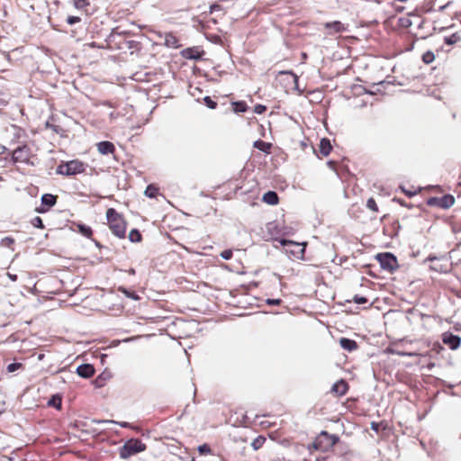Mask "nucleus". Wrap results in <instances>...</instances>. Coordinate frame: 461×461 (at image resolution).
<instances>
[{
  "label": "nucleus",
  "instance_id": "obj_16",
  "mask_svg": "<svg viewBox=\"0 0 461 461\" xmlns=\"http://www.w3.org/2000/svg\"><path fill=\"white\" fill-rule=\"evenodd\" d=\"M253 146L265 153H269L272 144L269 142L263 141L261 140H258L254 142Z\"/></svg>",
  "mask_w": 461,
  "mask_h": 461
},
{
  "label": "nucleus",
  "instance_id": "obj_31",
  "mask_svg": "<svg viewBox=\"0 0 461 461\" xmlns=\"http://www.w3.org/2000/svg\"><path fill=\"white\" fill-rule=\"evenodd\" d=\"M203 101H204V104H206V106L209 107L210 109H214L217 106V103L212 101L210 96H205L203 98Z\"/></svg>",
  "mask_w": 461,
  "mask_h": 461
},
{
  "label": "nucleus",
  "instance_id": "obj_44",
  "mask_svg": "<svg viewBox=\"0 0 461 461\" xmlns=\"http://www.w3.org/2000/svg\"><path fill=\"white\" fill-rule=\"evenodd\" d=\"M335 162L332 161V160H330L327 162V165L329 166V167L332 168V169H335Z\"/></svg>",
  "mask_w": 461,
  "mask_h": 461
},
{
  "label": "nucleus",
  "instance_id": "obj_6",
  "mask_svg": "<svg viewBox=\"0 0 461 461\" xmlns=\"http://www.w3.org/2000/svg\"><path fill=\"white\" fill-rule=\"evenodd\" d=\"M323 27L327 30L328 35H333L347 31V26L339 21L328 22L323 23Z\"/></svg>",
  "mask_w": 461,
  "mask_h": 461
},
{
  "label": "nucleus",
  "instance_id": "obj_47",
  "mask_svg": "<svg viewBox=\"0 0 461 461\" xmlns=\"http://www.w3.org/2000/svg\"><path fill=\"white\" fill-rule=\"evenodd\" d=\"M185 56L186 58H188V59H198V58H199L198 56H194V55H185Z\"/></svg>",
  "mask_w": 461,
  "mask_h": 461
},
{
  "label": "nucleus",
  "instance_id": "obj_53",
  "mask_svg": "<svg viewBox=\"0 0 461 461\" xmlns=\"http://www.w3.org/2000/svg\"><path fill=\"white\" fill-rule=\"evenodd\" d=\"M2 179V177L0 176V180Z\"/></svg>",
  "mask_w": 461,
  "mask_h": 461
},
{
  "label": "nucleus",
  "instance_id": "obj_8",
  "mask_svg": "<svg viewBox=\"0 0 461 461\" xmlns=\"http://www.w3.org/2000/svg\"><path fill=\"white\" fill-rule=\"evenodd\" d=\"M77 374L83 378H89L95 374V368L90 364H82L77 366Z\"/></svg>",
  "mask_w": 461,
  "mask_h": 461
},
{
  "label": "nucleus",
  "instance_id": "obj_20",
  "mask_svg": "<svg viewBox=\"0 0 461 461\" xmlns=\"http://www.w3.org/2000/svg\"><path fill=\"white\" fill-rule=\"evenodd\" d=\"M232 107L235 113H244L248 109V105L243 101L233 102Z\"/></svg>",
  "mask_w": 461,
  "mask_h": 461
},
{
  "label": "nucleus",
  "instance_id": "obj_40",
  "mask_svg": "<svg viewBox=\"0 0 461 461\" xmlns=\"http://www.w3.org/2000/svg\"><path fill=\"white\" fill-rule=\"evenodd\" d=\"M122 292L123 294L127 296V297H130V298H132L133 300H138L139 299V296L133 293V292H129L127 291L126 289H122Z\"/></svg>",
  "mask_w": 461,
  "mask_h": 461
},
{
  "label": "nucleus",
  "instance_id": "obj_41",
  "mask_svg": "<svg viewBox=\"0 0 461 461\" xmlns=\"http://www.w3.org/2000/svg\"><path fill=\"white\" fill-rule=\"evenodd\" d=\"M281 299H267V303L268 305H279L281 303Z\"/></svg>",
  "mask_w": 461,
  "mask_h": 461
},
{
  "label": "nucleus",
  "instance_id": "obj_10",
  "mask_svg": "<svg viewBox=\"0 0 461 461\" xmlns=\"http://www.w3.org/2000/svg\"><path fill=\"white\" fill-rule=\"evenodd\" d=\"M96 146L97 150L102 155L113 154L115 150L114 145L110 141H100Z\"/></svg>",
  "mask_w": 461,
  "mask_h": 461
},
{
  "label": "nucleus",
  "instance_id": "obj_19",
  "mask_svg": "<svg viewBox=\"0 0 461 461\" xmlns=\"http://www.w3.org/2000/svg\"><path fill=\"white\" fill-rule=\"evenodd\" d=\"M77 230L80 234H82L83 236H85L86 238H91V236L93 234L92 229L89 226L83 224V223L77 224Z\"/></svg>",
  "mask_w": 461,
  "mask_h": 461
},
{
  "label": "nucleus",
  "instance_id": "obj_17",
  "mask_svg": "<svg viewBox=\"0 0 461 461\" xmlns=\"http://www.w3.org/2000/svg\"><path fill=\"white\" fill-rule=\"evenodd\" d=\"M165 45L169 48L176 49L179 47L178 40L175 35L168 33L165 37Z\"/></svg>",
  "mask_w": 461,
  "mask_h": 461
},
{
  "label": "nucleus",
  "instance_id": "obj_27",
  "mask_svg": "<svg viewBox=\"0 0 461 461\" xmlns=\"http://www.w3.org/2000/svg\"><path fill=\"white\" fill-rule=\"evenodd\" d=\"M321 435L324 436V437H326V438H328L330 439V446H334L339 441V438L337 436L330 435L326 431H322Z\"/></svg>",
  "mask_w": 461,
  "mask_h": 461
},
{
  "label": "nucleus",
  "instance_id": "obj_48",
  "mask_svg": "<svg viewBox=\"0 0 461 461\" xmlns=\"http://www.w3.org/2000/svg\"><path fill=\"white\" fill-rule=\"evenodd\" d=\"M9 277H10L13 281H15V280L17 279L16 275H10V274H9Z\"/></svg>",
  "mask_w": 461,
  "mask_h": 461
},
{
  "label": "nucleus",
  "instance_id": "obj_23",
  "mask_svg": "<svg viewBox=\"0 0 461 461\" xmlns=\"http://www.w3.org/2000/svg\"><path fill=\"white\" fill-rule=\"evenodd\" d=\"M95 423H115V424H118L119 426H121L122 428H128L130 425L128 422H125V421H122V422H120V421H114V420H94Z\"/></svg>",
  "mask_w": 461,
  "mask_h": 461
},
{
  "label": "nucleus",
  "instance_id": "obj_33",
  "mask_svg": "<svg viewBox=\"0 0 461 461\" xmlns=\"http://www.w3.org/2000/svg\"><path fill=\"white\" fill-rule=\"evenodd\" d=\"M353 302L357 304H364V303H367V298L358 295V294H356L353 297Z\"/></svg>",
  "mask_w": 461,
  "mask_h": 461
},
{
  "label": "nucleus",
  "instance_id": "obj_14",
  "mask_svg": "<svg viewBox=\"0 0 461 461\" xmlns=\"http://www.w3.org/2000/svg\"><path fill=\"white\" fill-rule=\"evenodd\" d=\"M455 203V198L450 194L439 197V207L443 209L450 208Z\"/></svg>",
  "mask_w": 461,
  "mask_h": 461
},
{
  "label": "nucleus",
  "instance_id": "obj_1",
  "mask_svg": "<svg viewBox=\"0 0 461 461\" xmlns=\"http://www.w3.org/2000/svg\"><path fill=\"white\" fill-rule=\"evenodd\" d=\"M106 219L112 232L118 238H124L126 232V223L115 209L109 208L106 212Z\"/></svg>",
  "mask_w": 461,
  "mask_h": 461
},
{
  "label": "nucleus",
  "instance_id": "obj_18",
  "mask_svg": "<svg viewBox=\"0 0 461 461\" xmlns=\"http://www.w3.org/2000/svg\"><path fill=\"white\" fill-rule=\"evenodd\" d=\"M280 244L282 246L294 245L295 247H297L298 251H294V250L292 251V254H294L295 256H298L299 254L303 255L304 252V248H300L301 245L297 242H294L292 240L282 239V240H280Z\"/></svg>",
  "mask_w": 461,
  "mask_h": 461
},
{
  "label": "nucleus",
  "instance_id": "obj_35",
  "mask_svg": "<svg viewBox=\"0 0 461 461\" xmlns=\"http://www.w3.org/2000/svg\"><path fill=\"white\" fill-rule=\"evenodd\" d=\"M232 250L231 249H225L221 253V257L225 260H230L232 258Z\"/></svg>",
  "mask_w": 461,
  "mask_h": 461
},
{
  "label": "nucleus",
  "instance_id": "obj_2",
  "mask_svg": "<svg viewBox=\"0 0 461 461\" xmlns=\"http://www.w3.org/2000/svg\"><path fill=\"white\" fill-rule=\"evenodd\" d=\"M146 449V445L139 438H131L126 441L120 448L119 455L122 459H127L130 456L140 453Z\"/></svg>",
  "mask_w": 461,
  "mask_h": 461
},
{
  "label": "nucleus",
  "instance_id": "obj_32",
  "mask_svg": "<svg viewBox=\"0 0 461 461\" xmlns=\"http://www.w3.org/2000/svg\"><path fill=\"white\" fill-rule=\"evenodd\" d=\"M22 367L21 363H11L7 366L6 369L9 373H13Z\"/></svg>",
  "mask_w": 461,
  "mask_h": 461
},
{
  "label": "nucleus",
  "instance_id": "obj_38",
  "mask_svg": "<svg viewBox=\"0 0 461 461\" xmlns=\"http://www.w3.org/2000/svg\"><path fill=\"white\" fill-rule=\"evenodd\" d=\"M267 110V107L263 104H257L254 107V112L258 114L263 113Z\"/></svg>",
  "mask_w": 461,
  "mask_h": 461
},
{
  "label": "nucleus",
  "instance_id": "obj_28",
  "mask_svg": "<svg viewBox=\"0 0 461 461\" xmlns=\"http://www.w3.org/2000/svg\"><path fill=\"white\" fill-rule=\"evenodd\" d=\"M32 224L38 229H44V224L41 217L36 216L32 220Z\"/></svg>",
  "mask_w": 461,
  "mask_h": 461
},
{
  "label": "nucleus",
  "instance_id": "obj_30",
  "mask_svg": "<svg viewBox=\"0 0 461 461\" xmlns=\"http://www.w3.org/2000/svg\"><path fill=\"white\" fill-rule=\"evenodd\" d=\"M366 206L368 209L374 211V212H377L378 211V207L376 205V203L375 201L374 198H369L366 202Z\"/></svg>",
  "mask_w": 461,
  "mask_h": 461
},
{
  "label": "nucleus",
  "instance_id": "obj_51",
  "mask_svg": "<svg viewBox=\"0 0 461 461\" xmlns=\"http://www.w3.org/2000/svg\"><path fill=\"white\" fill-rule=\"evenodd\" d=\"M191 51H193V50H192V49H187V50H185V52H186V53L191 52Z\"/></svg>",
  "mask_w": 461,
  "mask_h": 461
},
{
  "label": "nucleus",
  "instance_id": "obj_25",
  "mask_svg": "<svg viewBox=\"0 0 461 461\" xmlns=\"http://www.w3.org/2000/svg\"><path fill=\"white\" fill-rule=\"evenodd\" d=\"M435 55L432 51H427L422 55V61L426 64H430L434 61Z\"/></svg>",
  "mask_w": 461,
  "mask_h": 461
},
{
  "label": "nucleus",
  "instance_id": "obj_42",
  "mask_svg": "<svg viewBox=\"0 0 461 461\" xmlns=\"http://www.w3.org/2000/svg\"><path fill=\"white\" fill-rule=\"evenodd\" d=\"M456 41V36H455V35H452L451 37H448V38H446V39H445V42H446L447 45H452V44H454Z\"/></svg>",
  "mask_w": 461,
  "mask_h": 461
},
{
  "label": "nucleus",
  "instance_id": "obj_45",
  "mask_svg": "<svg viewBox=\"0 0 461 461\" xmlns=\"http://www.w3.org/2000/svg\"><path fill=\"white\" fill-rule=\"evenodd\" d=\"M435 259H437V258H436V257H434V256H429V257L426 258V261H433V260H435Z\"/></svg>",
  "mask_w": 461,
  "mask_h": 461
},
{
  "label": "nucleus",
  "instance_id": "obj_43",
  "mask_svg": "<svg viewBox=\"0 0 461 461\" xmlns=\"http://www.w3.org/2000/svg\"><path fill=\"white\" fill-rule=\"evenodd\" d=\"M219 8H220V5H216V4L212 5L210 6V12H211V13H212L214 10L219 9Z\"/></svg>",
  "mask_w": 461,
  "mask_h": 461
},
{
  "label": "nucleus",
  "instance_id": "obj_37",
  "mask_svg": "<svg viewBox=\"0 0 461 461\" xmlns=\"http://www.w3.org/2000/svg\"><path fill=\"white\" fill-rule=\"evenodd\" d=\"M198 451L201 454H207V453H210L211 448L207 444H203V445H201L198 447Z\"/></svg>",
  "mask_w": 461,
  "mask_h": 461
},
{
  "label": "nucleus",
  "instance_id": "obj_39",
  "mask_svg": "<svg viewBox=\"0 0 461 461\" xmlns=\"http://www.w3.org/2000/svg\"><path fill=\"white\" fill-rule=\"evenodd\" d=\"M80 18L78 16H68V19H67V23L68 24H75L77 23H79L80 22Z\"/></svg>",
  "mask_w": 461,
  "mask_h": 461
},
{
  "label": "nucleus",
  "instance_id": "obj_21",
  "mask_svg": "<svg viewBox=\"0 0 461 461\" xmlns=\"http://www.w3.org/2000/svg\"><path fill=\"white\" fill-rule=\"evenodd\" d=\"M265 441L266 438H264L263 436H258L251 442V447H253L254 450H258L263 446Z\"/></svg>",
  "mask_w": 461,
  "mask_h": 461
},
{
  "label": "nucleus",
  "instance_id": "obj_24",
  "mask_svg": "<svg viewBox=\"0 0 461 461\" xmlns=\"http://www.w3.org/2000/svg\"><path fill=\"white\" fill-rule=\"evenodd\" d=\"M48 404L50 406L56 407L57 409L61 408V398L59 395H54L52 398L48 402Z\"/></svg>",
  "mask_w": 461,
  "mask_h": 461
},
{
  "label": "nucleus",
  "instance_id": "obj_34",
  "mask_svg": "<svg viewBox=\"0 0 461 461\" xmlns=\"http://www.w3.org/2000/svg\"><path fill=\"white\" fill-rule=\"evenodd\" d=\"M427 204L429 206H438L439 207V197H430L427 201Z\"/></svg>",
  "mask_w": 461,
  "mask_h": 461
},
{
  "label": "nucleus",
  "instance_id": "obj_22",
  "mask_svg": "<svg viewBox=\"0 0 461 461\" xmlns=\"http://www.w3.org/2000/svg\"><path fill=\"white\" fill-rule=\"evenodd\" d=\"M129 240L131 241V242H139L141 240V234L140 232L136 230V229H132L130 233H129Z\"/></svg>",
  "mask_w": 461,
  "mask_h": 461
},
{
  "label": "nucleus",
  "instance_id": "obj_49",
  "mask_svg": "<svg viewBox=\"0 0 461 461\" xmlns=\"http://www.w3.org/2000/svg\"><path fill=\"white\" fill-rule=\"evenodd\" d=\"M371 428H372L373 429H375V430H377V429H378V426H377V424L372 423V426H371Z\"/></svg>",
  "mask_w": 461,
  "mask_h": 461
},
{
  "label": "nucleus",
  "instance_id": "obj_29",
  "mask_svg": "<svg viewBox=\"0 0 461 461\" xmlns=\"http://www.w3.org/2000/svg\"><path fill=\"white\" fill-rule=\"evenodd\" d=\"M14 243V240L11 237H5V238L2 239V240H1V246L6 247V248H12Z\"/></svg>",
  "mask_w": 461,
  "mask_h": 461
},
{
  "label": "nucleus",
  "instance_id": "obj_11",
  "mask_svg": "<svg viewBox=\"0 0 461 461\" xmlns=\"http://www.w3.org/2000/svg\"><path fill=\"white\" fill-rule=\"evenodd\" d=\"M339 345L343 349L348 352H352L357 348V343L348 338H341L339 339Z\"/></svg>",
  "mask_w": 461,
  "mask_h": 461
},
{
  "label": "nucleus",
  "instance_id": "obj_52",
  "mask_svg": "<svg viewBox=\"0 0 461 461\" xmlns=\"http://www.w3.org/2000/svg\"><path fill=\"white\" fill-rule=\"evenodd\" d=\"M110 117H111V118H113V117H114V113H110Z\"/></svg>",
  "mask_w": 461,
  "mask_h": 461
},
{
  "label": "nucleus",
  "instance_id": "obj_36",
  "mask_svg": "<svg viewBox=\"0 0 461 461\" xmlns=\"http://www.w3.org/2000/svg\"><path fill=\"white\" fill-rule=\"evenodd\" d=\"M74 5L76 8L82 9L86 7L88 4L86 0H75Z\"/></svg>",
  "mask_w": 461,
  "mask_h": 461
},
{
  "label": "nucleus",
  "instance_id": "obj_46",
  "mask_svg": "<svg viewBox=\"0 0 461 461\" xmlns=\"http://www.w3.org/2000/svg\"><path fill=\"white\" fill-rule=\"evenodd\" d=\"M403 191H404V192L407 194V195H408V196H410V197L413 196V195L416 194L415 192H410V191H405V190H403Z\"/></svg>",
  "mask_w": 461,
  "mask_h": 461
},
{
  "label": "nucleus",
  "instance_id": "obj_50",
  "mask_svg": "<svg viewBox=\"0 0 461 461\" xmlns=\"http://www.w3.org/2000/svg\"><path fill=\"white\" fill-rule=\"evenodd\" d=\"M431 269L435 270V271H440L439 268H438L437 267H431Z\"/></svg>",
  "mask_w": 461,
  "mask_h": 461
},
{
  "label": "nucleus",
  "instance_id": "obj_5",
  "mask_svg": "<svg viewBox=\"0 0 461 461\" xmlns=\"http://www.w3.org/2000/svg\"><path fill=\"white\" fill-rule=\"evenodd\" d=\"M31 149L27 145L17 147L13 151V160L14 162L27 163L30 159Z\"/></svg>",
  "mask_w": 461,
  "mask_h": 461
},
{
  "label": "nucleus",
  "instance_id": "obj_9",
  "mask_svg": "<svg viewBox=\"0 0 461 461\" xmlns=\"http://www.w3.org/2000/svg\"><path fill=\"white\" fill-rule=\"evenodd\" d=\"M443 342L451 349H456L460 345L461 339L458 336L448 333L444 335Z\"/></svg>",
  "mask_w": 461,
  "mask_h": 461
},
{
  "label": "nucleus",
  "instance_id": "obj_26",
  "mask_svg": "<svg viewBox=\"0 0 461 461\" xmlns=\"http://www.w3.org/2000/svg\"><path fill=\"white\" fill-rule=\"evenodd\" d=\"M145 195H147L148 197H150V198H153L157 195L158 194V188H156L155 186H153L152 185H149L147 186L145 192H144Z\"/></svg>",
  "mask_w": 461,
  "mask_h": 461
},
{
  "label": "nucleus",
  "instance_id": "obj_13",
  "mask_svg": "<svg viewBox=\"0 0 461 461\" xmlns=\"http://www.w3.org/2000/svg\"><path fill=\"white\" fill-rule=\"evenodd\" d=\"M262 200L267 204L275 205L278 203V195L274 191H267L264 194Z\"/></svg>",
  "mask_w": 461,
  "mask_h": 461
},
{
  "label": "nucleus",
  "instance_id": "obj_4",
  "mask_svg": "<svg viewBox=\"0 0 461 461\" xmlns=\"http://www.w3.org/2000/svg\"><path fill=\"white\" fill-rule=\"evenodd\" d=\"M376 258L380 263L383 269L389 272L393 271L398 267L396 258L389 252L377 254Z\"/></svg>",
  "mask_w": 461,
  "mask_h": 461
},
{
  "label": "nucleus",
  "instance_id": "obj_12",
  "mask_svg": "<svg viewBox=\"0 0 461 461\" xmlns=\"http://www.w3.org/2000/svg\"><path fill=\"white\" fill-rule=\"evenodd\" d=\"M331 149L332 146L330 144V140L327 138H322L319 145V150L321 154L324 157H327L330 155Z\"/></svg>",
  "mask_w": 461,
  "mask_h": 461
},
{
  "label": "nucleus",
  "instance_id": "obj_7",
  "mask_svg": "<svg viewBox=\"0 0 461 461\" xmlns=\"http://www.w3.org/2000/svg\"><path fill=\"white\" fill-rule=\"evenodd\" d=\"M348 390V383L345 380L340 379L332 385L330 392L337 396H343L347 393Z\"/></svg>",
  "mask_w": 461,
  "mask_h": 461
},
{
  "label": "nucleus",
  "instance_id": "obj_15",
  "mask_svg": "<svg viewBox=\"0 0 461 461\" xmlns=\"http://www.w3.org/2000/svg\"><path fill=\"white\" fill-rule=\"evenodd\" d=\"M57 199H58V197L56 195H53L51 194H44L41 196V203H42V205H45L48 208H50L56 204Z\"/></svg>",
  "mask_w": 461,
  "mask_h": 461
},
{
  "label": "nucleus",
  "instance_id": "obj_3",
  "mask_svg": "<svg viewBox=\"0 0 461 461\" xmlns=\"http://www.w3.org/2000/svg\"><path fill=\"white\" fill-rule=\"evenodd\" d=\"M85 171V165L79 160H71L61 163L57 167V173L64 176H75Z\"/></svg>",
  "mask_w": 461,
  "mask_h": 461
}]
</instances>
